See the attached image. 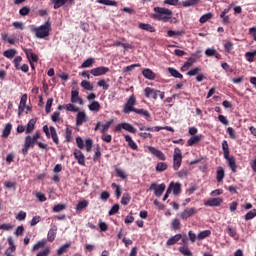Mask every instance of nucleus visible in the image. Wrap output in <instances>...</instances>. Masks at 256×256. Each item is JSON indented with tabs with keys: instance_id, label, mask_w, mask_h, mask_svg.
<instances>
[{
	"instance_id": "1",
	"label": "nucleus",
	"mask_w": 256,
	"mask_h": 256,
	"mask_svg": "<svg viewBox=\"0 0 256 256\" xmlns=\"http://www.w3.org/2000/svg\"><path fill=\"white\" fill-rule=\"evenodd\" d=\"M153 19L163 21V23H173V11L165 7H155Z\"/></svg>"
},
{
	"instance_id": "2",
	"label": "nucleus",
	"mask_w": 256,
	"mask_h": 256,
	"mask_svg": "<svg viewBox=\"0 0 256 256\" xmlns=\"http://www.w3.org/2000/svg\"><path fill=\"white\" fill-rule=\"evenodd\" d=\"M222 151L224 153V159L228 162V166L232 173H237V160L235 159V156L230 155L229 143L227 140H223L222 142Z\"/></svg>"
},
{
	"instance_id": "3",
	"label": "nucleus",
	"mask_w": 256,
	"mask_h": 256,
	"mask_svg": "<svg viewBox=\"0 0 256 256\" xmlns=\"http://www.w3.org/2000/svg\"><path fill=\"white\" fill-rule=\"evenodd\" d=\"M31 31L35 33L37 39H45L51 33V21L48 20L43 25L32 28Z\"/></svg>"
},
{
	"instance_id": "4",
	"label": "nucleus",
	"mask_w": 256,
	"mask_h": 256,
	"mask_svg": "<svg viewBox=\"0 0 256 256\" xmlns=\"http://www.w3.org/2000/svg\"><path fill=\"white\" fill-rule=\"evenodd\" d=\"M39 143L38 140H36L33 136H26L25 137V141H24V145H23V148H22V155H24V157L26 155L29 154V150L30 149H33V147H35V145H37Z\"/></svg>"
},
{
	"instance_id": "5",
	"label": "nucleus",
	"mask_w": 256,
	"mask_h": 256,
	"mask_svg": "<svg viewBox=\"0 0 256 256\" xmlns=\"http://www.w3.org/2000/svg\"><path fill=\"white\" fill-rule=\"evenodd\" d=\"M43 132L45 133L47 139H52L55 145H59V135H57V129L54 126H43Z\"/></svg>"
},
{
	"instance_id": "6",
	"label": "nucleus",
	"mask_w": 256,
	"mask_h": 256,
	"mask_svg": "<svg viewBox=\"0 0 256 256\" xmlns=\"http://www.w3.org/2000/svg\"><path fill=\"white\" fill-rule=\"evenodd\" d=\"M181 163H183V154H181V149L175 148L173 155V169L174 171H179L181 167Z\"/></svg>"
},
{
	"instance_id": "7",
	"label": "nucleus",
	"mask_w": 256,
	"mask_h": 256,
	"mask_svg": "<svg viewBox=\"0 0 256 256\" xmlns=\"http://www.w3.org/2000/svg\"><path fill=\"white\" fill-rule=\"evenodd\" d=\"M135 103H137V98H135V95H131L124 105L123 113H125L126 115H129V113H133V111L135 110Z\"/></svg>"
},
{
	"instance_id": "8",
	"label": "nucleus",
	"mask_w": 256,
	"mask_h": 256,
	"mask_svg": "<svg viewBox=\"0 0 256 256\" xmlns=\"http://www.w3.org/2000/svg\"><path fill=\"white\" fill-rule=\"evenodd\" d=\"M128 131V133H137V129L135 127H133V125H131L130 123L127 122H123L118 124L115 127V132L116 133H121V131Z\"/></svg>"
},
{
	"instance_id": "9",
	"label": "nucleus",
	"mask_w": 256,
	"mask_h": 256,
	"mask_svg": "<svg viewBox=\"0 0 256 256\" xmlns=\"http://www.w3.org/2000/svg\"><path fill=\"white\" fill-rule=\"evenodd\" d=\"M165 187V183H162L158 186L157 183H152L149 187V190L154 191L156 197H161V195H163V193L165 192Z\"/></svg>"
},
{
	"instance_id": "10",
	"label": "nucleus",
	"mask_w": 256,
	"mask_h": 256,
	"mask_svg": "<svg viewBox=\"0 0 256 256\" xmlns=\"http://www.w3.org/2000/svg\"><path fill=\"white\" fill-rule=\"evenodd\" d=\"M197 213H198L197 208H186L180 214V219H182L183 221H187L189 217H193V215H197Z\"/></svg>"
},
{
	"instance_id": "11",
	"label": "nucleus",
	"mask_w": 256,
	"mask_h": 256,
	"mask_svg": "<svg viewBox=\"0 0 256 256\" xmlns=\"http://www.w3.org/2000/svg\"><path fill=\"white\" fill-rule=\"evenodd\" d=\"M147 149L152 155H154V157H157V159H159L160 161H165L167 159L165 153H163L161 150L153 146H148Z\"/></svg>"
},
{
	"instance_id": "12",
	"label": "nucleus",
	"mask_w": 256,
	"mask_h": 256,
	"mask_svg": "<svg viewBox=\"0 0 256 256\" xmlns=\"http://www.w3.org/2000/svg\"><path fill=\"white\" fill-rule=\"evenodd\" d=\"M91 75L94 77H101V75H107L109 73V67L99 66L90 71Z\"/></svg>"
},
{
	"instance_id": "13",
	"label": "nucleus",
	"mask_w": 256,
	"mask_h": 256,
	"mask_svg": "<svg viewBox=\"0 0 256 256\" xmlns=\"http://www.w3.org/2000/svg\"><path fill=\"white\" fill-rule=\"evenodd\" d=\"M145 97L148 99H154L157 100V97H159L160 90H155L151 87H146L144 89Z\"/></svg>"
},
{
	"instance_id": "14",
	"label": "nucleus",
	"mask_w": 256,
	"mask_h": 256,
	"mask_svg": "<svg viewBox=\"0 0 256 256\" xmlns=\"http://www.w3.org/2000/svg\"><path fill=\"white\" fill-rule=\"evenodd\" d=\"M223 198H212L204 203L206 207H221Z\"/></svg>"
},
{
	"instance_id": "15",
	"label": "nucleus",
	"mask_w": 256,
	"mask_h": 256,
	"mask_svg": "<svg viewBox=\"0 0 256 256\" xmlns=\"http://www.w3.org/2000/svg\"><path fill=\"white\" fill-rule=\"evenodd\" d=\"M24 53H25L29 63H37V61H39V56H37V54L33 53L32 49H26V50H24Z\"/></svg>"
},
{
	"instance_id": "16",
	"label": "nucleus",
	"mask_w": 256,
	"mask_h": 256,
	"mask_svg": "<svg viewBox=\"0 0 256 256\" xmlns=\"http://www.w3.org/2000/svg\"><path fill=\"white\" fill-rule=\"evenodd\" d=\"M74 157L77 160L78 164L82 167H85V154L81 150L74 151Z\"/></svg>"
},
{
	"instance_id": "17",
	"label": "nucleus",
	"mask_w": 256,
	"mask_h": 256,
	"mask_svg": "<svg viewBox=\"0 0 256 256\" xmlns=\"http://www.w3.org/2000/svg\"><path fill=\"white\" fill-rule=\"evenodd\" d=\"M181 239H183V235H181V234H176V235L170 237V238L167 240L166 245H167L168 247H171V246H173V245H177V243H179V241H181Z\"/></svg>"
},
{
	"instance_id": "18",
	"label": "nucleus",
	"mask_w": 256,
	"mask_h": 256,
	"mask_svg": "<svg viewBox=\"0 0 256 256\" xmlns=\"http://www.w3.org/2000/svg\"><path fill=\"white\" fill-rule=\"evenodd\" d=\"M124 139L126 143H128V147H130V149H132L133 151H137V149H139V146H137V143H135L133 138H131V135H124Z\"/></svg>"
},
{
	"instance_id": "19",
	"label": "nucleus",
	"mask_w": 256,
	"mask_h": 256,
	"mask_svg": "<svg viewBox=\"0 0 256 256\" xmlns=\"http://www.w3.org/2000/svg\"><path fill=\"white\" fill-rule=\"evenodd\" d=\"M224 179H225V169H223V167L219 166L216 170V181L218 183H223Z\"/></svg>"
},
{
	"instance_id": "20",
	"label": "nucleus",
	"mask_w": 256,
	"mask_h": 256,
	"mask_svg": "<svg viewBox=\"0 0 256 256\" xmlns=\"http://www.w3.org/2000/svg\"><path fill=\"white\" fill-rule=\"evenodd\" d=\"M57 237V226H53L47 234V239L49 243H53L55 241V238Z\"/></svg>"
},
{
	"instance_id": "21",
	"label": "nucleus",
	"mask_w": 256,
	"mask_h": 256,
	"mask_svg": "<svg viewBox=\"0 0 256 256\" xmlns=\"http://www.w3.org/2000/svg\"><path fill=\"white\" fill-rule=\"evenodd\" d=\"M138 27L142 29V31H147L148 33H155L156 31L153 25L147 23H139Z\"/></svg>"
},
{
	"instance_id": "22",
	"label": "nucleus",
	"mask_w": 256,
	"mask_h": 256,
	"mask_svg": "<svg viewBox=\"0 0 256 256\" xmlns=\"http://www.w3.org/2000/svg\"><path fill=\"white\" fill-rule=\"evenodd\" d=\"M142 75H143V77H145V79H149L150 81H153V79H155V77H156L155 72H153V70H151L149 68H145L142 71Z\"/></svg>"
},
{
	"instance_id": "23",
	"label": "nucleus",
	"mask_w": 256,
	"mask_h": 256,
	"mask_svg": "<svg viewBox=\"0 0 256 256\" xmlns=\"http://www.w3.org/2000/svg\"><path fill=\"white\" fill-rule=\"evenodd\" d=\"M85 119H87V115L85 114V112H78L76 116L77 127H81V125L85 123Z\"/></svg>"
},
{
	"instance_id": "24",
	"label": "nucleus",
	"mask_w": 256,
	"mask_h": 256,
	"mask_svg": "<svg viewBox=\"0 0 256 256\" xmlns=\"http://www.w3.org/2000/svg\"><path fill=\"white\" fill-rule=\"evenodd\" d=\"M205 55H207V57H215L216 59H221V54H219L215 48L206 49Z\"/></svg>"
},
{
	"instance_id": "25",
	"label": "nucleus",
	"mask_w": 256,
	"mask_h": 256,
	"mask_svg": "<svg viewBox=\"0 0 256 256\" xmlns=\"http://www.w3.org/2000/svg\"><path fill=\"white\" fill-rule=\"evenodd\" d=\"M132 113H136V115H141L142 117H145V119L151 118V113L145 109H137L134 108V111Z\"/></svg>"
},
{
	"instance_id": "26",
	"label": "nucleus",
	"mask_w": 256,
	"mask_h": 256,
	"mask_svg": "<svg viewBox=\"0 0 256 256\" xmlns=\"http://www.w3.org/2000/svg\"><path fill=\"white\" fill-rule=\"evenodd\" d=\"M8 245L9 247L6 249L5 253H15V251L17 250V246H15L12 237H8Z\"/></svg>"
},
{
	"instance_id": "27",
	"label": "nucleus",
	"mask_w": 256,
	"mask_h": 256,
	"mask_svg": "<svg viewBox=\"0 0 256 256\" xmlns=\"http://www.w3.org/2000/svg\"><path fill=\"white\" fill-rule=\"evenodd\" d=\"M200 141H201V136L195 135V136H192L190 139H188L187 145L188 147H193V145H197V143H199Z\"/></svg>"
},
{
	"instance_id": "28",
	"label": "nucleus",
	"mask_w": 256,
	"mask_h": 256,
	"mask_svg": "<svg viewBox=\"0 0 256 256\" xmlns=\"http://www.w3.org/2000/svg\"><path fill=\"white\" fill-rule=\"evenodd\" d=\"M168 73L171 74L172 77H175V79H183V74H181L177 69L169 67Z\"/></svg>"
},
{
	"instance_id": "29",
	"label": "nucleus",
	"mask_w": 256,
	"mask_h": 256,
	"mask_svg": "<svg viewBox=\"0 0 256 256\" xmlns=\"http://www.w3.org/2000/svg\"><path fill=\"white\" fill-rule=\"evenodd\" d=\"M100 5H107L108 7H117L118 3L115 0H97Z\"/></svg>"
},
{
	"instance_id": "30",
	"label": "nucleus",
	"mask_w": 256,
	"mask_h": 256,
	"mask_svg": "<svg viewBox=\"0 0 256 256\" xmlns=\"http://www.w3.org/2000/svg\"><path fill=\"white\" fill-rule=\"evenodd\" d=\"M35 123H37V121H35V119H31L28 124H27V128H26V135H29V133H33V131L35 130Z\"/></svg>"
},
{
	"instance_id": "31",
	"label": "nucleus",
	"mask_w": 256,
	"mask_h": 256,
	"mask_svg": "<svg viewBox=\"0 0 256 256\" xmlns=\"http://www.w3.org/2000/svg\"><path fill=\"white\" fill-rule=\"evenodd\" d=\"M11 129H13V125L11 123L6 124L2 132V137H4V139H7V137L11 135Z\"/></svg>"
},
{
	"instance_id": "32",
	"label": "nucleus",
	"mask_w": 256,
	"mask_h": 256,
	"mask_svg": "<svg viewBox=\"0 0 256 256\" xmlns=\"http://www.w3.org/2000/svg\"><path fill=\"white\" fill-rule=\"evenodd\" d=\"M201 0H186L182 2L183 7H195V5H199Z\"/></svg>"
},
{
	"instance_id": "33",
	"label": "nucleus",
	"mask_w": 256,
	"mask_h": 256,
	"mask_svg": "<svg viewBox=\"0 0 256 256\" xmlns=\"http://www.w3.org/2000/svg\"><path fill=\"white\" fill-rule=\"evenodd\" d=\"M207 237H211V230H204V231L200 232L197 235V240L203 241V239H207Z\"/></svg>"
},
{
	"instance_id": "34",
	"label": "nucleus",
	"mask_w": 256,
	"mask_h": 256,
	"mask_svg": "<svg viewBox=\"0 0 256 256\" xmlns=\"http://www.w3.org/2000/svg\"><path fill=\"white\" fill-rule=\"evenodd\" d=\"M45 245H47V240L43 239L38 241L32 248V251H39L40 249H44Z\"/></svg>"
},
{
	"instance_id": "35",
	"label": "nucleus",
	"mask_w": 256,
	"mask_h": 256,
	"mask_svg": "<svg viewBox=\"0 0 256 256\" xmlns=\"http://www.w3.org/2000/svg\"><path fill=\"white\" fill-rule=\"evenodd\" d=\"M115 120L114 119H110L109 121H107L105 124L102 125V128L100 129L102 134L107 133V131H109V129L111 128V124L114 123Z\"/></svg>"
},
{
	"instance_id": "36",
	"label": "nucleus",
	"mask_w": 256,
	"mask_h": 256,
	"mask_svg": "<svg viewBox=\"0 0 256 256\" xmlns=\"http://www.w3.org/2000/svg\"><path fill=\"white\" fill-rule=\"evenodd\" d=\"M51 120L53 121V123H63V118H61L60 112H54L51 116Z\"/></svg>"
},
{
	"instance_id": "37",
	"label": "nucleus",
	"mask_w": 256,
	"mask_h": 256,
	"mask_svg": "<svg viewBox=\"0 0 256 256\" xmlns=\"http://www.w3.org/2000/svg\"><path fill=\"white\" fill-rule=\"evenodd\" d=\"M3 55L6 57V59H13V57H15V55H17V50L8 49L3 52Z\"/></svg>"
},
{
	"instance_id": "38",
	"label": "nucleus",
	"mask_w": 256,
	"mask_h": 256,
	"mask_svg": "<svg viewBox=\"0 0 256 256\" xmlns=\"http://www.w3.org/2000/svg\"><path fill=\"white\" fill-rule=\"evenodd\" d=\"M71 247V243H66L62 245L58 250H57V255L61 256L63 253H67L69 251V248Z\"/></svg>"
},
{
	"instance_id": "39",
	"label": "nucleus",
	"mask_w": 256,
	"mask_h": 256,
	"mask_svg": "<svg viewBox=\"0 0 256 256\" xmlns=\"http://www.w3.org/2000/svg\"><path fill=\"white\" fill-rule=\"evenodd\" d=\"M95 64V59L93 58H88L87 60H85L82 64L81 67L82 69H87L89 67H93V65Z\"/></svg>"
},
{
	"instance_id": "40",
	"label": "nucleus",
	"mask_w": 256,
	"mask_h": 256,
	"mask_svg": "<svg viewBox=\"0 0 256 256\" xmlns=\"http://www.w3.org/2000/svg\"><path fill=\"white\" fill-rule=\"evenodd\" d=\"M245 58L248 61V63H253V61H255V58H256V50L252 52H246Z\"/></svg>"
},
{
	"instance_id": "41",
	"label": "nucleus",
	"mask_w": 256,
	"mask_h": 256,
	"mask_svg": "<svg viewBox=\"0 0 256 256\" xmlns=\"http://www.w3.org/2000/svg\"><path fill=\"white\" fill-rule=\"evenodd\" d=\"M87 207H89V202L87 200H82V201L78 202V204L76 206V210L83 211V209H87Z\"/></svg>"
},
{
	"instance_id": "42",
	"label": "nucleus",
	"mask_w": 256,
	"mask_h": 256,
	"mask_svg": "<svg viewBox=\"0 0 256 256\" xmlns=\"http://www.w3.org/2000/svg\"><path fill=\"white\" fill-rule=\"evenodd\" d=\"M167 163L165 162H158L157 165H156V171L158 173H163V171H167Z\"/></svg>"
},
{
	"instance_id": "43",
	"label": "nucleus",
	"mask_w": 256,
	"mask_h": 256,
	"mask_svg": "<svg viewBox=\"0 0 256 256\" xmlns=\"http://www.w3.org/2000/svg\"><path fill=\"white\" fill-rule=\"evenodd\" d=\"M178 251L184 256H193V252L189 250V247L181 246L178 248Z\"/></svg>"
},
{
	"instance_id": "44",
	"label": "nucleus",
	"mask_w": 256,
	"mask_h": 256,
	"mask_svg": "<svg viewBox=\"0 0 256 256\" xmlns=\"http://www.w3.org/2000/svg\"><path fill=\"white\" fill-rule=\"evenodd\" d=\"M168 37H181V35H185V31L183 30H178V31H173V30H168L167 32Z\"/></svg>"
},
{
	"instance_id": "45",
	"label": "nucleus",
	"mask_w": 256,
	"mask_h": 256,
	"mask_svg": "<svg viewBox=\"0 0 256 256\" xmlns=\"http://www.w3.org/2000/svg\"><path fill=\"white\" fill-rule=\"evenodd\" d=\"M81 87H83V89H85L86 91H93V83H91L90 81L83 80L81 82Z\"/></svg>"
},
{
	"instance_id": "46",
	"label": "nucleus",
	"mask_w": 256,
	"mask_h": 256,
	"mask_svg": "<svg viewBox=\"0 0 256 256\" xmlns=\"http://www.w3.org/2000/svg\"><path fill=\"white\" fill-rule=\"evenodd\" d=\"M210 19H213V13L211 12L202 15L199 19V22L202 24L207 23V21H209Z\"/></svg>"
},
{
	"instance_id": "47",
	"label": "nucleus",
	"mask_w": 256,
	"mask_h": 256,
	"mask_svg": "<svg viewBox=\"0 0 256 256\" xmlns=\"http://www.w3.org/2000/svg\"><path fill=\"white\" fill-rule=\"evenodd\" d=\"M256 217V209H252L251 211L247 212L244 216L245 221H251V219H255Z\"/></svg>"
},
{
	"instance_id": "48",
	"label": "nucleus",
	"mask_w": 256,
	"mask_h": 256,
	"mask_svg": "<svg viewBox=\"0 0 256 256\" xmlns=\"http://www.w3.org/2000/svg\"><path fill=\"white\" fill-rule=\"evenodd\" d=\"M88 108L91 110V111H100L101 110V104H99L98 101H93L89 106Z\"/></svg>"
},
{
	"instance_id": "49",
	"label": "nucleus",
	"mask_w": 256,
	"mask_h": 256,
	"mask_svg": "<svg viewBox=\"0 0 256 256\" xmlns=\"http://www.w3.org/2000/svg\"><path fill=\"white\" fill-rule=\"evenodd\" d=\"M69 0H52V3L54 5V9H60V7H63Z\"/></svg>"
},
{
	"instance_id": "50",
	"label": "nucleus",
	"mask_w": 256,
	"mask_h": 256,
	"mask_svg": "<svg viewBox=\"0 0 256 256\" xmlns=\"http://www.w3.org/2000/svg\"><path fill=\"white\" fill-rule=\"evenodd\" d=\"M65 139L67 143H71L73 141V130L71 128H66Z\"/></svg>"
},
{
	"instance_id": "51",
	"label": "nucleus",
	"mask_w": 256,
	"mask_h": 256,
	"mask_svg": "<svg viewBox=\"0 0 256 256\" xmlns=\"http://www.w3.org/2000/svg\"><path fill=\"white\" fill-rule=\"evenodd\" d=\"M172 229L174 231H179L181 229V221L179 220V218H175L172 221Z\"/></svg>"
},
{
	"instance_id": "52",
	"label": "nucleus",
	"mask_w": 256,
	"mask_h": 256,
	"mask_svg": "<svg viewBox=\"0 0 256 256\" xmlns=\"http://www.w3.org/2000/svg\"><path fill=\"white\" fill-rule=\"evenodd\" d=\"M172 191H173V195H179V193H181V183L173 182Z\"/></svg>"
},
{
	"instance_id": "53",
	"label": "nucleus",
	"mask_w": 256,
	"mask_h": 256,
	"mask_svg": "<svg viewBox=\"0 0 256 256\" xmlns=\"http://www.w3.org/2000/svg\"><path fill=\"white\" fill-rule=\"evenodd\" d=\"M179 179H187L188 175H189V170L187 168L181 169L178 173H177Z\"/></svg>"
},
{
	"instance_id": "54",
	"label": "nucleus",
	"mask_w": 256,
	"mask_h": 256,
	"mask_svg": "<svg viewBox=\"0 0 256 256\" xmlns=\"http://www.w3.org/2000/svg\"><path fill=\"white\" fill-rule=\"evenodd\" d=\"M87 153H91V149H93V139L88 138L85 140V145Z\"/></svg>"
},
{
	"instance_id": "55",
	"label": "nucleus",
	"mask_w": 256,
	"mask_h": 256,
	"mask_svg": "<svg viewBox=\"0 0 256 256\" xmlns=\"http://www.w3.org/2000/svg\"><path fill=\"white\" fill-rule=\"evenodd\" d=\"M115 173L117 177H120V179H127V173H125V170L116 168Z\"/></svg>"
},
{
	"instance_id": "56",
	"label": "nucleus",
	"mask_w": 256,
	"mask_h": 256,
	"mask_svg": "<svg viewBox=\"0 0 256 256\" xmlns=\"http://www.w3.org/2000/svg\"><path fill=\"white\" fill-rule=\"evenodd\" d=\"M79 90H72L71 91V103H77L79 99Z\"/></svg>"
},
{
	"instance_id": "57",
	"label": "nucleus",
	"mask_w": 256,
	"mask_h": 256,
	"mask_svg": "<svg viewBox=\"0 0 256 256\" xmlns=\"http://www.w3.org/2000/svg\"><path fill=\"white\" fill-rule=\"evenodd\" d=\"M98 87H102V89L104 91H108L109 90V84H107V81H105V79L99 80L97 82Z\"/></svg>"
},
{
	"instance_id": "58",
	"label": "nucleus",
	"mask_w": 256,
	"mask_h": 256,
	"mask_svg": "<svg viewBox=\"0 0 256 256\" xmlns=\"http://www.w3.org/2000/svg\"><path fill=\"white\" fill-rule=\"evenodd\" d=\"M119 209H120L119 204H114L112 208L109 210L108 215L110 216L117 215V213H119Z\"/></svg>"
},
{
	"instance_id": "59",
	"label": "nucleus",
	"mask_w": 256,
	"mask_h": 256,
	"mask_svg": "<svg viewBox=\"0 0 256 256\" xmlns=\"http://www.w3.org/2000/svg\"><path fill=\"white\" fill-rule=\"evenodd\" d=\"M51 107H53V98H48L45 106V112L47 114L51 113Z\"/></svg>"
},
{
	"instance_id": "60",
	"label": "nucleus",
	"mask_w": 256,
	"mask_h": 256,
	"mask_svg": "<svg viewBox=\"0 0 256 256\" xmlns=\"http://www.w3.org/2000/svg\"><path fill=\"white\" fill-rule=\"evenodd\" d=\"M20 15H22V17L27 16L29 13H31V8L29 6H24L19 10Z\"/></svg>"
},
{
	"instance_id": "61",
	"label": "nucleus",
	"mask_w": 256,
	"mask_h": 256,
	"mask_svg": "<svg viewBox=\"0 0 256 256\" xmlns=\"http://www.w3.org/2000/svg\"><path fill=\"white\" fill-rule=\"evenodd\" d=\"M130 202H131V196L129 194H123L122 199H121V204L129 205Z\"/></svg>"
},
{
	"instance_id": "62",
	"label": "nucleus",
	"mask_w": 256,
	"mask_h": 256,
	"mask_svg": "<svg viewBox=\"0 0 256 256\" xmlns=\"http://www.w3.org/2000/svg\"><path fill=\"white\" fill-rule=\"evenodd\" d=\"M66 111H71L72 113H77L79 111L78 107H75V105L69 103L65 105Z\"/></svg>"
},
{
	"instance_id": "63",
	"label": "nucleus",
	"mask_w": 256,
	"mask_h": 256,
	"mask_svg": "<svg viewBox=\"0 0 256 256\" xmlns=\"http://www.w3.org/2000/svg\"><path fill=\"white\" fill-rule=\"evenodd\" d=\"M51 255V248L46 247L42 251L38 252L36 256H49Z\"/></svg>"
},
{
	"instance_id": "64",
	"label": "nucleus",
	"mask_w": 256,
	"mask_h": 256,
	"mask_svg": "<svg viewBox=\"0 0 256 256\" xmlns=\"http://www.w3.org/2000/svg\"><path fill=\"white\" fill-rule=\"evenodd\" d=\"M11 229H13V224L11 223H4L0 225L1 231H11Z\"/></svg>"
}]
</instances>
